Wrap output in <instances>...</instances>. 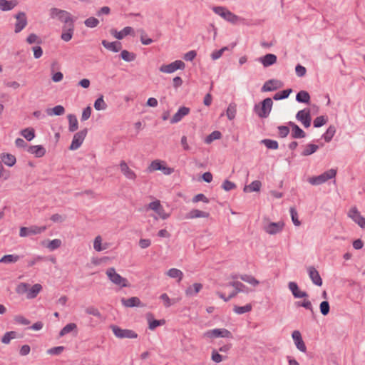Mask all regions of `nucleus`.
<instances>
[{"mask_svg":"<svg viewBox=\"0 0 365 365\" xmlns=\"http://www.w3.org/2000/svg\"><path fill=\"white\" fill-rule=\"evenodd\" d=\"M284 226L285 224L283 220L274 222H272L269 219H264L263 221L262 229L267 234L275 235L281 233L283 231Z\"/></svg>","mask_w":365,"mask_h":365,"instance_id":"obj_1","label":"nucleus"},{"mask_svg":"<svg viewBox=\"0 0 365 365\" xmlns=\"http://www.w3.org/2000/svg\"><path fill=\"white\" fill-rule=\"evenodd\" d=\"M50 16L52 19H58L60 21L66 24L68 26L69 24H73L75 21V19L68 11L58 8H51L50 9Z\"/></svg>","mask_w":365,"mask_h":365,"instance_id":"obj_2","label":"nucleus"},{"mask_svg":"<svg viewBox=\"0 0 365 365\" xmlns=\"http://www.w3.org/2000/svg\"><path fill=\"white\" fill-rule=\"evenodd\" d=\"M148 170L150 173L160 170L165 175H171L174 172L173 168L168 167L167 163L161 160L152 161Z\"/></svg>","mask_w":365,"mask_h":365,"instance_id":"obj_3","label":"nucleus"},{"mask_svg":"<svg viewBox=\"0 0 365 365\" xmlns=\"http://www.w3.org/2000/svg\"><path fill=\"white\" fill-rule=\"evenodd\" d=\"M336 175V170L330 169L318 176L309 178L308 182L313 185H319L326 182L330 179L334 178Z\"/></svg>","mask_w":365,"mask_h":365,"instance_id":"obj_4","label":"nucleus"},{"mask_svg":"<svg viewBox=\"0 0 365 365\" xmlns=\"http://www.w3.org/2000/svg\"><path fill=\"white\" fill-rule=\"evenodd\" d=\"M272 100L270 98H267L261 104L255 106V111L259 118H267L272 110Z\"/></svg>","mask_w":365,"mask_h":365,"instance_id":"obj_5","label":"nucleus"},{"mask_svg":"<svg viewBox=\"0 0 365 365\" xmlns=\"http://www.w3.org/2000/svg\"><path fill=\"white\" fill-rule=\"evenodd\" d=\"M106 274L108 279L115 284L120 286V287H128V280L121 277L119 274L115 272V268L110 267L106 270Z\"/></svg>","mask_w":365,"mask_h":365,"instance_id":"obj_6","label":"nucleus"},{"mask_svg":"<svg viewBox=\"0 0 365 365\" xmlns=\"http://www.w3.org/2000/svg\"><path fill=\"white\" fill-rule=\"evenodd\" d=\"M203 336L207 339H215L220 337L231 339L232 338V334L229 330L222 328L208 330L203 334Z\"/></svg>","mask_w":365,"mask_h":365,"instance_id":"obj_7","label":"nucleus"},{"mask_svg":"<svg viewBox=\"0 0 365 365\" xmlns=\"http://www.w3.org/2000/svg\"><path fill=\"white\" fill-rule=\"evenodd\" d=\"M213 11L215 14L223 18L227 21L232 24H236L239 21L240 17L232 14L228 9L222 6H216L213 8Z\"/></svg>","mask_w":365,"mask_h":365,"instance_id":"obj_8","label":"nucleus"},{"mask_svg":"<svg viewBox=\"0 0 365 365\" xmlns=\"http://www.w3.org/2000/svg\"><path fill=\"white\" fill-rule=\"evenodd\" d=\"M185 63L181 60H176L169 64H163L159 68V71L164 73H173L177 70H184Z\"/></svg>","mask_w":365,"mask_h":365,"instance_id":"obj_9","label":"nucleus"},{"mask_svg":"<svg viewBox=\"0 0 365 365\" xmlns=\"http://www.w3.org/2000/svg\"><path fill=\"white\" fill-rule=\"evenodd\" d=\"M148 207L153 210L156 216L155 218H160L162 220H166L170 216V213L167 212L159 200H155L150 202L148 205Z\"/></svg>","mask_w":365,"mask_h":365,"instance_id":"obj_10","label":"nucleus"},{"mask_svg":"<svg viewBox=\"0 0 365 365\" xmlns=\"http://www.w3.org/2000/svg\"><path fill=\"white\" fill-rule=\"evenodd\" d=\"M110 328L113 331L114 335L119 339H133L137 337V334L133 330L123 329L117 325L113 324L110 325Z\"/></svg>","mask_w":365,"mask_h":365,"instance_id":"obj_11","label":"nucleus"},{"mask_svg":"<svg viewBox=\"0 0 365 365\" xmlns=\"http://www.w3.org/2000/svg\"><path fill=\"white\" fill-rule=\"evenodd\" d=\"M347 215L361 228H365V217H364L356 207L349 209Z\"/></svg>","mask_w":365,"mask_h":365,"instance_id":"obj_12","label":"nucleus"},{"mask_svg":"<svg viewBox=\"0 0 365 365\" xmlns=\"http://www.w3.org/2000/svg\"><path fill=\"white\" fill-rule=\"evenodd\" d=\"M88 130L86 128L80 130L79 132L76 133L73 138L71 144L69 147V149L71 150H77L81 147L82 145L86 135H87Z\"/></svg>","mask_w":365,"mask_h":365,"instance_id":"obj_13","label":"nucleus"},{"mask_svg":"<svg viewBox=\"0 0 365 365\" xmlns=\"http://www.w3.org/2000/svg\"><path fill=\"white\" fill-rule=\"evenodd\" d=\"M228 285L234 287L235 291L232 292L227 297H226L225 294L220 291H217L216 292V294L225 302H227L230 299L233 298L237 294V292H240L242 290L241 288L244 287L243 284L238 281L231 282L228 284Z\"/></svg>","mask_w":365,"mask_h":365,"instance_id":"obj_14","label":"nucleus"},{"mask_svg":"<svg viewBox=\"0 0 365 365\" xmlns=\"http://www.w3.org/2000/svg\"><path fill=\"white\" fill-rule=\"evenodd\" d=\"M110 34L117 39L121 40L128 35L135 36V30L130 26H126L120 31L112 29L110 30Z\"/></svg>","mask_w":365,"mask_h":365,"instance_id":"obj_15","label":"nucleus"},{"mask_svg":"<svg viewBox=\"0 0 365 365\" xmlns=\"http://www.w3.org/2000/svg\"><path fill=\"white\" fill-rule=\"evenodd\" d=\"M15 18L16 19V22L15 24V33H19L27 25V19L26 14L23 11L19 12L16 14Z\"/></svg>","mask_w":365,"mask_h":365,"instance_id":"obj_16","label":"nucleus"},{"mask_svg":"<svg viewBox=\"0 0 365 365\" xmlns=\"http://www.w3.org/2000/svg\"><path fill=\"white\" fill-rule=\"evenodd\" d=\"M46 230V227L34 226L31 227H22L20 228L19 235L24 237L31 235L40 234Z\"/></svg>","mask_w":365,"mask_h":365,"instance_id":"obj_17","label":"nucleus"},{"mask_svg":"<svg viewBox=\"0 0 365 365\" xmlns=\"http://www.w3.org/2000/svg\"><path fill=\"white\" fill-rule=\"evenodd\" d=\"M297 119L300 121L305 128H308L311 125V116L309 109L299 110L297 115Z\"/></svg>","mask_w":365,"mask_h":365,"instance_id":"obj_18","label":"nucleus"},{"mask_svg":"<svg viewBox=\"0 0 365 365\" xmlns=\"http://www.w3.org/2000/svg\"><path fill=\"white\" fill-rule=\"evenodd\" d=\"M292 336L297 348L302 352H306L307 347L302 339L300 331L298 330L294 331L292 334Z\"/></svg>","mask_w":365,"mask_h":365,"instance_id":"obj_19","label":"nucleus"},{"mask_svg":"<svg viewBox=\"0 0 365 365\" xmlns=\"http://www.w3.org/2000/svg\"><path fill=\"white\" fill-rule=\"evenodd\" d=\"M288 287L294 298L299 299L302 297H309L308 294L306 292L301 290L296 282H290L288 284Z\"/></svg>","mask_w":365,"mask_h":365,"instance_id":"obj_20","label":"nucleus"},{"mask_svg":"<svg viewBox=\"0 0 365 365\" xmlns=\"http://www.w3.org/2000/svg\"><path fill=\"white\" fill-rule=\"evenodd\" d=\"M309 278L312 282L317 286L322 285V279L319 274V272L314 267H309L307 269Z\"/></svg>","mask_w":365,"mask_h":365,"instance_id":"obj_21","label":"nucleus"},{"mask_svg":"<svg viewBox=\"0 0 365 365\" xmlns=\"http://www.w3.org/2000/svg\"><path fill=\"white\" fill-rule=\"evenodd\" d=\"M210 213L197 209H192L186 215V218L193 220L197 218H208Z\"/></svg>","mask_w":365,"mask_h":365,"instance_id":"obj_22","label":"nucleus"},{"mask_svg":"<svg viewBox=\"0 0 365 365\" xmlns=\"http://www.w3.org/2000/svg\"><path fill=\"white\" fill-rule=\"evenodd\" d=\"M146 319L148 324V328L150 330H154L155 328L160 326H163L165 324V319L157 320L153 318L152 314L148 313L146 314Z\"/></svg>","mask_w":365,"mask_h":365,"instance_id":"obj_23","label":"nucleus"},{"mask_svg":"<svg viewBox=\"0 0 365 365\" xmlns=\"http://www.w3.org/2000/svg\"><path fill=\"white\" fill-rule=\"evenodd\" d=\"M27 152L34 155L36 158H41L46 151L43 145H30L27 148Z\"/></svg>","mask_w":365,"mask_h":365,"instance_id":"obj_24","label":"nucleus"},{"mask_svg":"<svg viewBox=\"0 0 365 365\" xmlns=\"http://www.w3.org/2000/svg\"><path fill=\"white\" fill-rule=\"evenodd\" d=\"M165 274L167 277L176 279L178 282H181L184 277L183 272L177 268H170Z\"/></svg>","mask_w":365,"mask_h":365,"instance_id":"obj_25","label":"nucleus"},{"mask_svg":"<svg viewBox=\"0 0 365 365\" xmlns=\"http://www.w3.org/2000/svg\"><path fill=\"white\" fill-rule=\"evenodd\" d=\"M101 43L106 49L115 53L120 51L122 48V44L119 41L108 42L106 40H103Z\"/></svg>","mask_w":365,"mask_h":365,"instance_id":"obj_26","label":"nucleus"},{"mask_svg":"<svg viewBox=\"0 0 365 365\" xmlns=\"http://www.w3.org/2000/svg\"><path fill=\"white\" fill-rule=\"evenodd\" d=\"M202 287L201 283H194L185 289V294L187 297L195 296L201 291Z\"/></svg>","mask_w":365,"mask_h":365,"instance_id":"obj_27","label":"nucleus"},{"mask_svg":"<svg viewBox=\"0 0 365 365\" xmlns=\"http://www.w3.org/2000/svg\"><path fill=\"white\" fill-rule=\"evenodd\" d=\"M190 112V109L187 107H181L178 112L173 116L170 120L171 123H176L182 120L183 117L187 115Z\"/></svg>","mask_w":365,"mask_h":365,"instance_id":"obj_28","label":"nucleus"},{"mask_svg":"<svg viewBox=\"0 0 365 365\" xmlns=\"http://www.w3.org/2000/svg\"><path fill=\"white\" fill-rule=\"evenodd\" d=\"M73 31V24H69L67 29L66 28V26L63 27V32L61 36V39L66 42L69 41L72 38Z\"/></svg>","mask_w":365,"mask_h":365,"instance_id":"obj_29","label":"nucleus"},{"mask_svg":"<svg viewBox=\"0 0 365 365\" xmlns=\"http://www.w3.org/2000/svg\"><path fill=\"white\" fill-rule=\"evenodd\" d=\"M282 86L280 81L277 80H269L267 81L262 88V91H272L277 90Z\"/></svg>","mask_w":365,"mask_h":365,"instance_id":"obj_30","label":"nucleus"},{"mask_svg":"<svg viewBox=\"0 0 365 365\" xmlns=\"http://www.w3.org/2000/svg\"><path fill=\"white\" fill-rule=\"evenodd\" d=\"M16 0H0V9L3 11L12 10L17 5Z\"/></svg>","mask_w":365,"mask_h":365,"instance_id":"obj_31","label":"nucleus"},{"mask_svg":"<svg viewBox=\"0 0 365 365\" xmlns=\"http://www.w3.org/2000/svg\"><path fill=\"white\" fill-rule=\"evenodd\" d=\"M41 289L42 286L40 284H35L31 288L29 287V291L26 294L27 299H32L36 298Z\"/></svg>","mask_w":365,"mask_h":365,"instance_id":"obj_32","label":"nucleus"},{"mask_svg":"<svg viewBox=\"0 0 365 365\" xmlns=\"http://www.w3.org/2000/svg\"><path fill=\"white\" fill-rule=\"evenodd\" d=\"M262 187V182L259 180H255L249 185H245L243 188L245 192H259Z\"/></svg>","mask_w":365,"mask_h":365,"instance_id":"obj_33","label":"nucleus"},{"mask_svg":"<svg viewBox=\"0 0 365 365\" xmlns=\"http://www.w3.org/2000/svg\"><path fill=\"white\" fill-rule=\"evenodd\" d=\"M160 299L162 302L163 306L165 307H170L173 304H175L178 301L180 300V299H170L169 296L166 293H163L160 296Z\"/></svg>","mask_w":365,"mask_h":365,"instance_id":"obj_34","label":"nucleus"},{"mask_svg":"<svg viewBox=\"0 0 365 365\" xmlns=\"http://www.w3.org/2000/svg\"><path fill=\"white\" fill-rule=\"evenodd\" d=\"M277 61V56L274 54L269 53L260 58V62L264 66L267 67L273 65Z\"/></svg>","mask_w":365,"mask_h":365,"instance_id":"obj_35","label":"nucleus"},{"mask_svg":"<svg viewBox=\"0 0 365 365\" xmlns=\"http://www.w3.org/2000/svg\"><path fill=\"white\" fill-rule=\"evenodd\" d=\"M1 159L5 165L9 167L13 166L16 161L15 156L9 153L1 154Z\"/></svg>","mask_w":365,"mask_h":365,"instance_id":"obj_36","label":"nucleus"},{"mask_svg":"<svg viewBox=\"0 0 365 365\" xmlns=\"http://www.w3.org/2000/svg\"><path fill=\"white\" fill-rule=\"evenodd\" d=\"M302 301H297L295 302V306L297 307H304L306 309L313 312V307L311 301L309 299L308 297H302Z\"/></svg>","mask_w":365,"mask_h":365,"instance_id":"obj_37","label":"nucleus"},{"mask_svg":"<svg viewBox=\"0 0 365 365\" xmlns=\"http://www.w3.org/2000/svg\"><path fill=\"white\" fill-rule=\"evenodd\" d=\"M46 112L48 115H62L65 113V109L63 106L58 105L53 108H47Z\"/></svg>","mask_w":365,"mask_h":365,"instance_id":"obj_38","label":"nucleus"},{"mask_svg":"<svg viewBox=\"0 0 365 365\" xmlns=\"http://www.w3.org/2000/svg\"><path fill=\"white\" fill-rule=\"evenodd\" d=\"M121 172L128 179H134L135 178V173L131 170L125 162H122L120 165Z\"/></svg>","mask_w":365,"mask_h":365,"instance_id":"obj_39","label":"nucleus"},{"mask_svg":"<svg viewBox=\"0 0 365 365\" xmlns=\"http://www.w3.org/2000/svg\"><path fill=\"white\" fill-rule=\"evenodd\" d=\"M21 257L17 255H6L0 259V263L11 264L15 263L20 259Z\"/></svg>","mask_w":365,"mask_h":365,"instance_id":"obj_40","label":"nucleus"},{"mask_svg":"<svg viewBox=\"0 0 365 365\" xmlns=\"http://www.w3.org/2000/svg\"><path fill=\"white\" fill-rule=\"evenodd\" d=\"M292 135L294 138H302L305 136V133L296 124L291 123Z\"/></svg>","mask_w":365,"mask_h":365,"instance_id":"obj_41","label":"nucleus"},{"mask_svg":"<svg viewBox=\"0 0 365 365\" xmlns=\"http://www.w3.org/2000/svg\"><path fill=\"white\" fill-rule=\"evenodd\" d=\"M240 279L250 284L253 287H257L259 284V281L257 280L255 277L250 274H242L240 277Z\"/></svg>","mask_w":365,"mask_h":365,"instance_id":"obj_42","label":"nucleus"},{"mask_svg":"<svg viewBox=\"0 0 365 365\" xmlns=\"http://www.w3.org/2000/svg\"><path fill=\"white\" fill-rule=\"evenodd\" d=\"M68 123H69V127L68 130L70 132H74L76 131L78 128V120L75 115L73 114H69L68 115Z\"/></svg>","mask_w":365,"mask_h":365,"instance_id":"obj_43","label":"nucleus"},{"mask_svg":"<svg viewBox=\"0 0 365 365\" xmlns=\"http://www.w3.org/2000/svg\"><path fill=\"white\" fill-rule=\"evenodd\" d=\"M17 337V333L14 331H10L6 332L4 336L1 337V342L5 344H9L11 339H16Z\"/></svg>","mask_w":365,"mask_h":365,"instance_id":"obj_44","label":"nucleus"},{"mask_svg":"<svg viewBox=\"0 0 365 365\" xmlns=\"http://www.w3.org/2000/svg\"><path fill=\"white\" fill-rule=\"evenodd\" d=\"M21 134L28 141H31L35 137V130L32 128H27L21 130Z\"/></svg>","mask_w":365,"mask_h":365,"instance_id":"obj_45","label":"nucleus"},{"mask_svg":"<svg viewBox=\"0 0 365 365\" xmlns=\"http://www.w3.org/2000/svg\"><path fill=\"white\" fill-rule=\"evenodd\" d=\"M77 329V325L75 323H69L66 324L59 332V336H63L72 331Z\"/></svg>","mask_w":365,"mask_h":365,"instance_id":"obj_46","label":"nucleus"},{"mask_svg":"<svg viewBox=\"0 0 365 365\" xmlns=\"http://www.w3.org/2000/svg\"><path fill=\"white\" fill-rule=\"evenodd\" d=\"M252 309V307L250 304H247L245 306H235L233 308V311L237 314H242L247 312H250Z\"/></svg>","mask_w":365,"mask_h":365,"instance_id":"obj_47","label":"nucleus"},{"mask_svg":"<svg viewBox=\"0 0 365 365\" xmlns=\"http://www.w3.org/2000/svg\"><path fill=\"white\" fill-rule=\"evenodd\" d=\"M94 108L97 110H106L107 108V104L103 100V96H101L98 98L94 102Z\"/></svg>","mask_w":365,"mask_h":365,"instance_id":"obj_48","label":"nucleus"},{"mask_svg":"<svg viewBox=\"0 0 365 365\" xmlns=\"http://www.w3.org/2000/svg\"><path fill=\"white\" fill-rule=\"evenodd\" d=\"M120 57L126 62H131L135 59V54L127 50H123L120 53Z\"/></svg>","mask_w":365,"mask_h":365,"instance_id":"obj_49","label":"nucleus"},{"mask_svg":"<svg viewBox=\"0 0 365 365\" xmlns=\"http://www.w3.org/2000/svg\"><path fill=\"white\" fill-rule=\"evenodd\" d=\"M296 100L298 102L309 103L310 100V96L307 91H302L297 94Z\"/></svg>","mask_w":365,"mask_h":365,"instance_id":"obj_50","label":"nucleus"},{"mask_svg":"<svg viewBox=\"0 0 365 365\" xmlns=\"http://www.w3.org/2000/svg\"><path fill=\"white\" fill-rule=\"evenodd\" d=\"M235 103H230L227 109L226 115L229 120H233L235 118L237 108Z\"/></svg>","mask_w":365,"mask_h":365,"instance_id":"obj_51","label":"nucleus"},{"mask_svg":"<svg viewBox=\"0 0 365 365\" xmlns=\"http://www.w3.org/2000/svg\"><path fill=\"white\" fill-rule=\"evenodd\" d=\"M222 137V134L220 131L215 130L211 133L205 139V143L207 144H210L213 140L220 139Z\"/></svg>","mask_w":365,"mask_h":365,"instance_id":"obj_52","label":"nucleus"},{"mask_svg":"<svg viewBox=\"0 0 365 365\" xmlns=\"http://www.w3.org/2000/svg\"><path fill=\"white\" fill-rule=\"evenodd\" d=\"M317 149H318V145H317L315 144H308L304 148L302 154L304 156H307V155H312V153H315L317 150Z\"/></svg>","mask_w":365,"mask_h":365,"instance_id":"obj_53","label":"nucleus"},{"mask_svg":"<svg viewBox=\"0 0 365 365\" xmlns=\"http://www.w3.org/2000/svg\"><path fill=\"white\" fill-rule=\"evenodd\" d=\"M85 312L87 314L96 317L98 319H101L102 317V314H101L99 310L93 306H89V307H86L85 309Z\"/></svg>","mask_w":365,"mask_h":365,"instance_id":"obj_54","label":"nucleus"},{"mask_svg":"<svg viewBox=\"0 0 365 365\" xmlns=\"http://www.w3.org/2000/svg\"><path fill=\"white\" fill-rule=\"evenodd\" d=\"M122 304L126 307H133L137 306V297H130L129 299L122 298Z\"/></svg>","mask_w":365,"mask_h":365,"instance_id":"obj_55","label":"nucleus"},{"mask_svg":"<svg viewBox=\"0 0 365 365\" xmlns=\"http://www.w3.org/2000/svg\"><path fill=\"white\" fill-rule=\"evenodd\" d=\"M84 24L88 28H95L99 24V21L95 17H89L85 20Z\"/></svg>","mask_w":365,"mask_h":365,"instance_id":"obj_56","label":"nucleus"},{"mask_svg":"<svg viewBox=\"0 0 365 365\" xmlns=\"http://www.w3.org/2000/svg\"><path fill=\"white\" fill-rule=\"evenodd\" d=\"M29 284L25 282H21L17 285L16 288V292L19 294H24L25 293L27 294L29 291Z\"/></svg>","mask_w":365,"mask_h":365,"instance_id":"obj_57","label":"nucleus"},{"mask_svg":"<svg viewBox=\"0 0 365 365\" xmlns=\"http://www.w3.org/2000/svg\"><path fill=\"white\" fill-rule=\"evenodd\" d=\"M292 220L295 226H299L301 225L300 221L298 219V213L294 207H291L289 210Z\"/></svg>","mask_w":365,"mask_h":365,"instance_id":"obj_58","label":"nucleus"},{"mask_svg":"<svg viewBox=\"0 0 365 365\" xmlns=\"http://www.w3.org/2000/svg\"><path fill=\"white\" fill-rule=\"evenodd\" d=\"M102 238L100 235L97 236L93 242V248L98 252H101L106 248V247L101 246Z\"/></svg>","mask_w":365,"mask_h":365,"instance_id":"obj_59","label":"nucleus"},{"mask_svg":"<svg viewBox=\"0 0 365 365\" xmlns=\"http://www.w3.org/2000/svg\"><path fill=\"white\" fill-rule=\"evenodd\" d=\"M26 42L29 44L37 43L38 44L41 43V39L35 34H31L26 38Z\"/></svg>","mask_w":365,"mask_h":365,"instance_id":"obj_60","label":"nucleus"},{"mask_svg":"<svg viewBox=\"0 0 365 365\" xmlns=\"http://www.w3.org/2000/svg\"><path fill=\"white\" fill-rule=\"evenodd\" d=\"M61 245V240L59 239H54L49 242L48 245H47V247L50 250L53 251V250H55L58 249V247H60Z\"/></svg>","mask_w":365,"mask_h":365,"instance_id":"obj_61","label":"nucleus"},{"mask_svg":"<svg viewBox=\"0 0 365 365\" xmlns=\"http://www.w3.org/2000/svg\"><path fill=\"white\" fill-rule=\"evenodd\" d=\"M319 309H320L321 313L324 316L327 315L329 314V309H330L329 302L327 301H324V302H321V304L319 305Z\"/></svg>","mask_w":365,"mask_h":365,"instance_id":"obj_62","label":"nucleus"},{"mask_svg":"<svg viewBox=\"0 0 365 365\" xmlns=\"http://www.w3.org/2000/svg\"><path fill=\"white\" fill-rule=\"evenodd\" d=\"M262 143L265 145V146L269 149H277L278 148V143L275 140H263L262 141Z\"/></svg>","mask_w":365,"mask_h":365,"instance_id":"obj_63","label":"nucleus"},{"mask_svg":"<svg viewBox=\"0 0 365 365\" xmlns=\"http://www.w3.org/2000/svg\"><path fill=\"white\" fill-rule=\"evenodd\" d=\"M335 128L334 127H332V126H330L327 132L325 133V134L324 135V138L326 142H329L331 138H333L334 133H335Z\"/></svg>","mask_w":365,"mask_h":365,"instance_id":"obj_64","label":"nucleus"}]
</instances>
